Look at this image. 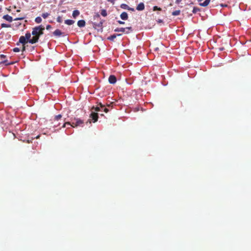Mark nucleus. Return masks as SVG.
<instances>
[{"label": "nucleus", "mask_w": 251, "mask_h": 251, "mask_svg": "<svg viewBox=\"0 0 251 251\" xmlns=\"http://www.w3.org/2000/svg\"><path fill=\"white\" fill-rule=\"evenodd\" d=\"M44 29V26L42 25L33 28L32 32V34L33 35V37L29 40V43L33 44L37 42L39 37L43 34Z\"/></svg>", "instance_id": "obj_1"}, {"label": "nucleus", "mask_w": 251, "mask_h": 251, "mask_svg": "<svg viewBox=\"0 0 251 251\" xmlns=\"http://www.w3.org/2000/svg\"><path fill=\"white\" fill-rule=\"evenodd\" d=\"M91 119H90L89 120L87 123H88V122L91 124V120H93L94 122H96L98 121V114L97 113H96L94 111H92V113L90 115V117Z\"/></svg>", "instance_id": "obj_2"}, {"label": "nucleus", "mask_w": 251, "mask_h": 251, "mask_svg": "<svg viewBox=\"0 0 251 251\" xmlns=\"http://www.w3.org/2000/svg\"><path fill=\"white\" fill-rule=\"evenodd\" d=\"M82 124V121H81L80 120H77V121L75 122V126H74L73 125H71L70 123H69V122H66V123H65L63 125V127H65V126H66L67 125H70V126H72V127H76V126H78L80 125H81V124Z\"/></svg>", "instance_id": "obj_3"}, {"label": "nucleus", "mask_w": 251, "mask_h": 251, "mask_svg": "<svg viewBox=\"0 0 251 251\" xmlns=\"http://www.w3.org/2000/svg\"><path fill=\"white\" fill-rule=\"evenodd\" d=\"M109 82L111 84H115L117 81L116 77L113 75H111L108 78Z\"/></svg>", "instance_id": "obj_4"}, {"label": "nucleus", "mask_w": 251, "mask_h": 251, "mask_svg": "<svg viewBox=\"0 0 251 251\" xmlns=\"http://www.w3.org/2000/svg\"><path fill=\"white\" fill-rule=\"evenodd\" d=\"M121 8L124 9H127L128 10H131L132 11H134V9L133 8L129 7L126 4L123 3L121 5Z\"/></svg>", "instance_id": "obj_5"}, {"label": "nucleus", "mask_w": 251, "mask_h": 251, "mask_svg": "<svg viewBox=\"0 0 251 251\" xmlns=\"http://www.w3.org/2000/svg\"><path fill=\"white\" fill-rule=\"evenodd\" d=\"M26 38L24 36H22L20 37L19 39V43L22 44L23 45H25V43H26L27 42L26 41Z\"/></svg>", "instance_id": "obj_6"}, {"label": "nucleus", "mask_w": 251, "mask_h": 251, "mask_svg": "<svg viewBox=\"0 0 251 251\" xmlns=\"http://www.w3.org/2000/svg\"><path fill=\"white\" fill-rule=\"evenodd\" d=\"M145 8L144 4L143 2L140 3L137 6L136 9L138 11L143 10Z\"/></svg>", "instance_id": "obj_7"}, {"label": "nucleus", "mask_w": 251, "mask_h": 251, "mask_svg": "<svg viewBox=\"0 0 251 251\" xmlns=\"http://www.w3.org/2000/svg\"><path fill=\"white\" fill-rule=\"evenodd\" d=\"M121 18L123 20H126L128 18V14L126 12H124L120 15Z\"/></svg>", "instance_id": "obj_8"}, {"label": "nucleus", "mask_w": 251, "mask_h": 251, "mask_svg": "<svg viewBox=\"0 0 251 251\" xmlns=\"http://www.w3.org/2000/svg\"><path fill=\"white\" fill-rule=\"evenodd\" d=\"M3 19H4V20H5L9 22H11L13 21L12 17L8 15H5L3 16Z\"/></svg>", "instance_id": "obj_9"}, {"label": "nucleus", "mask_w": 251, "mask_h": 251, "mask_svg": "<svg viewBox=\"0 0 251 251\" xmlns=\"http://www.w3.org/2000/svg\"><path fill=\"white\" fill-rule=\"evenodd\" d=\"M85 25V22L84 20H79L77 22V25L80 27H84Z\"/></svg>", "instance_id": "obj_10"}, {"label": "nucleus", "mask_w": 251, "mask_h": 251, "mask_svg": "<svg viewBox=\"0 0 251 251\" xmlns=\"http://www.w3.org/2000/svg\"><path fill=\"white\" fill-rule=\"evenodd\" d=\"M210 1V0H205L203 2H201L200 5L201 6L205 7L209 4Z\"/></svg>", "instance_id": "obj_11"}, {"label": "nucleus", "mask_w": 251, "mask_h": 251, "mask_svg": "<svg viewBox=\"0 0 251 251\" xmlns=\"http://www.w3.org/2000/svg\"><path fill=\"white\" fill-rule=\"evenodd\" d=\"M53 34L56 36H60L62 34V32L59 29H56L53 32Z\"/></svg>", "instance_id": "obj_12"}, {"label": "nucleus", "mask_w": 251, "mask_h": 251, "mask_svg": "<svg viewBox=\"0 0 251 251\" xmlns=\"http://www.w3.org/2000/svg\"><path fill=\"white\" fill-rule=\"evenodd\" d=\"M80 14V12L78 10H75L73 11V17L74 18H76V17L77 16H78Z\"/></svg>", "instance_id": "obj_13"}, {"label": "nucleus", "mask_w": 251, "mask_h": 251, "mask_svg": "<svg viewBox=\"0 0 251 251\" xmlns=\"http://www.w3.org/2000/svg\"><path fill=\"white\" fill-rule=\"evenodd\" d=\"M65 23L68 25H72L75 23V21L72 20H67L65 21Z\"/></svg>", "instance_id": "obj_14"}, {"label": "nucleus", "mask_w": 251, "mask_h": 251, "mask_svg": "<svg viewBox=\"0 0 251 251\" xmlns=\"http://www.w3.org/2000/svg\"><path fill=\"white\" fill-rule=\"evenodd\" d=\"M126 28H123V27H120V28H117L115 29V31L116 32H126Z\"/></svg>", "instance_id": "obj_15"}, {"label": "nucleus", "mask_w": 251, "mask_h": 251, "mask_svg": "<svg viewBox=\"0 0 251 251\" xmlns=\"http://www.w3.org/2000/svg\"><path fill=\"white\" fill-rule=\"evenodd\" d=\"M180 10H176L172 13V15L174 16H178L180 14Z\"/></svg>", "instance_id": "obj_16"}, {"label": "nucleus", "mask_w": 251, "mask_h": 251, "mask_svg": "<svg viewBox=\"0 0 251 251\" xmlns=\"http://www.w3.org/2000/svg\"><path fill=\"white\" fill-rule=\"evenodd\" d=\"M25 38H26V40H28V41L29 40H30V37H31V34L29 32H27L26 34H25Z\"/></svg>", "instance_id": "obj_17"}, {"label": "nucleus", "mask_w": 251, "mask_h": 251, "mask_svg": "<svg viewBox=\"0 0 251 251\" xmlns=\"http://www.w3.org/2000/svg\"><path fill=\"white\" fill-rule=\"evenodd\" d=\"M35 21L36 23L39 24L42 22V19L40 17H37L35 18Z\"/></svg>", "instance_id": "obj_18"}, {"label": "nucleus", "mask_w": 251, "mask_h": 251, "mask_svg": "<svg viewBox=\"0 0 251 251\" xmlns=\"http://www.w3.org/2000/svg\"><path fill=\"white\" fill-rule=\"evenodd\" d=\"M101 15L104 17H105L107 16V12L105 10L103 9L101 11Z\"/></svg>", "instance_id": "obj_19"}, {"label": "nucleus", "mask_w": 251, "mask_h": 251, "mask_svg": "<svg viewBox=\"0 0 251 251\" xmlns=\"http://www.w3.org/2000/svg\"><path fill=\"white\" fill-rule=\"evenodd\" d=\"M102 24H103V21H101L99 23L95 24V25H96V26H98V27H100L101 28L102 26Z\"/></svg>", "instance_id": "obj_20"}, {"label": "nucleus", "mask_w": 251, "mask_h": 251, "mask_svg": "<svg viewBox=\"0 0 251 251\" xmlns=\"http://www.w3.org/2000/svg\"><path fill=\"white\" fill-rule=\"evenodd\" d=\"M116 36L117 35H115V34L112 35L111 36L109 37L108 38V39H109L110 40H111V41H113L116 37Z\"/></svg>", "instance_id": "obj_21"}, {"label": "nucleus", "mask_w": 251, "mask_h": 251, "mask_svg": "<svg viewBox=\"0 0 251 251\" xmlns=\"http://www.w3.org/2000/svg\"><path fill=\"white\" fill-rule=\"evenodd\" d=\"M50 15V14L48 13H43L42 15V16L43 18L46 19Z\"/></svg>", "instance_id": "obj_22"}, {"label": "nucleus", "mask_w": 251, "mask_h": 251, "mask_svg": "<svg viewBox=\"0 0 251 251\" xmlns=\"http://www.w3.org/2000/svg\"><path fill=\"white\" fill-rule=\"evenodd\" d=\"M1 25L2 27H10L11 26L10 25H7L5 24H2Z\"/></svg>", "instance_id": "obj_23"}, {"label": "nucleus", "mask_w": 251, "mask_h": 251, "mask_svg": "<svg viewBox=\"0 0 251 251\" xmlns=\"http://www.w3.org/2000/svg\"><path fill=\"white\" fill-rule=\"evenodd\" d=\"M93 109H95V111H97V112H98V111H100L102 110V109H101V108H100V107H99V106H98V107H96V108H95V107H93Z\"/></svg>", "instance_id": "obj_24"}, {"label": "nucleus", "mask_w": 251, "mask_h": 251, "mask_svg": "<svg viewBox=\"0 0 251 251\" xmlns=\"http://www.w3.org/2000/svg\"><path fill=\"white\" fill-rule=\"evenodd\" d=\"M199 10H200L199 8H198L197 7H194L193 10V12L194 13H196Z\"/></svg>", "instance_id": "obj_25"}, {"label": "nucleus", "mask_w": 251, "mask_h": 251, "mask_svg": "<svg viewBox=\"0 0 251 251\" xmlns=\"http://www.w3.org/2000/svg\"><path fill=\"white\" fill-rule=\"evenodd\" d=\"M57 21L58 22V23H61L62 22V18L60 16H58L57 18Z\"/></svg>", "instance_id": "obj_26"}, {"label": "nucleus", "mask_w": 251, "mask_h": 251, "mask_svg": "<svg viewBox=\"0 0 251 251\" xmlns=\"http://www.w3.org/2000/svg\"><path fill=\"white\" fill-rule=\"evenodd\" d=\"M20 50L18 48H15L13 49V51L16 52H19Z\"/></svg>", "instance_id": "obj_27"}, {"label": "nucleus", "mask_w": 251, "mask_h": 251, "mask_svg": "<svg viewBox=\"0 0 251 251\" xmlns=\"http://www.w3.org/2000/svg\"><path fill=\"white\" fill-rule=\"evenodd\" d=\"M61 117H62L61 115H57V116H55V120H59V119H60Z\"/></svg>", "instance_id": "obj_28"}, {"label": "nucleus", "mask_w": 251, "mask_h": 251, "mask_svg": "<svg viewBox=\"0 0 251 251\" xmlns=\"http://www.w3.org/2000/svg\"><path fill=\"white\" fill-rule=\"evenodd\" d=\"M102 110H103V111H104L105 113L108 112V111H109V110H108L107 108H104V107H103V108L102 109Z\"/></svg>", "instance_id": "obj_29"}, {"label": "nucleus", "mask_w": 251, "mask_h": 251, "mask_svg": "<svg viewBox=\"0 0 251 251\" xmlns=\"http://www.w3.org/2000/svg\"><path fill=\"white\" fill-rule=\"evenodd\" d=\"M24 19V18L23 17H22V18H16L14 20L15 21H17V20H23Z\"/></svg>", "instance_id": "obj_30"}, {"label": "nucleus", "mask_w": 251, "mask_h": 251, "mask_svg": "<svg viewBox=\"0 0 251 251\" xmlns=\"http://www.w3.org/2000/svg\"><path fill=\"white\" fill-rule=\"evenodd\" d=\"M25 50V45H23V48L22 49V51L23 52Z\"/></svg>", "instance_id": "obj_31"}, {"label": "nucleus", "mask_w": 251, "mask_h": 251, "mask_svg": "<svg viewBox=\"0 0 251 251\" xmlns=\"http://www.w3.org/2000/svg\"><path fill=\"white\" fill-rule=\"evenodd\" d=\"M51 28V25H48L47 26H46V29H48V30H49Z\"/></svg>", "instance_id": "obj_32"}, {"label": "nucleus", "mask_w": 251, "mask_h": 251, "mask_svg": "<svg viewBox=\"0 0 251 251\" xmlns=\"http://www.w3.org/2000/svg\"><path fill=\"white\" fill-rule=\"evenodd\" d=\"M118 22L120 24H121V25H123V24H125V22H122L121 21H118Z\"/></svg>", "instance_id": "obj_33"}, {"label": "nucleus", "mask_w": 251, "mask_h": 251, "mask_svg": "<svg viewBox=\"0 0 251 251\" xmlns=\"http://www.w3.org/2000/svg\"><path fill=\"white\" fill-rule=\"evenodd\" d=\"M182 0H176V3L178 4Z\"/></svg>", "instance_id": "obj_34"}, {"label": "nucleus", "mask_w": 251, "mask_h": 251, "mask_svg": "<svg viewBox=\"0 0 251 251\" xmlns=\"http://www.w3.org/2000/svg\"><path fill=\"white\" fill-rule=\"evenodd\" d=\"M159 9V10H161V9L160 8H158V7L157 6H154L153 7V10H155V9Z\"/></svg>", "instance_id": "obj_35"}, {"label": "nucleus", "mask_w": 251, "mask_h": 251, "mask_svg": "<svg viewBox=\"0 0 251 251\" xmlns=\"http://www.w3.org/2000/svg\"><path fill=\"white\" fill-rule=\"evenodd\" d=\"M100 107L101 109H102V108L104 107V106H103L101 103H100Z\"/></svg>", "instance_id": "obj_36"}, {"label": "nucleus", "mask_w": 251, "mask_h": 251, "mask_svg": "<svg viewBox=\"0 0 251 251\" xmlns=\"http://www.w3.org/2000/svg\"><path fill=\"white\" fill-rule=\"evenodd\" d=\"M5 57V56L4 55H3V54L0 55V57H1V58H4Z\"/></svg>", "instance_id": "obj_37"}, {"label": "nucleus", "mask_w": 251, "mask_h": 251, "mask_svg": "<svg viewBox=\"0 0 251 251\" xmlns=\"http://www.w3.org/2000/svg\"><path fill=\"white\" fill-rule=\"evenodd\" d=\"M108 1L113 3L114 1L113 0H107Z\"/></svg>", "instance_id": "obj_38"}, {"label": "nucleus", "mask_w": 251, "mask_h": 251, "mask_svg": "<svg viewBox=\"0 0 251 251\" xmlns=\"http://www.w3.org/2000/svg\"><path fill=\"white\" fill-rule=\"evenodd\" d=\"M96 17L99 18L100 17V15L97 14L96 15H95Z\"/></svg>", "instance_id": "obj_39"}, {"label": "nucleus", "mask_w": 251, "mask_h": 251, "mask_svg": "<svg viewBox=\"0 0 251 251\" xmlns=\"http://www.w3.org/2000/svg\"><path fill=\"white\" fill-rule=\"evenodd\" d=\"M126 29H131V27H126Z\"/></svg>", "instance_id": "obj_40"}, {"label": "nucleus", "mask_w": 251, "mask_h": 251, "mask_svg": "<svg viewBox=\"0 0 251 251\" xmlns=\"http://www.w3.org/2000/svg\"><path fill=\"white\" fill-rule=\"evenodd\" d=\"M203 0H198V1L200 2H201Z\"/></svg>", "instance_id": "obj_41"}, {"label": "nucleus", "mask_w": 251, "mask_h": 251, "mask_svg": "<svg viewBox=\"0 0 251 251\" xmlns=\"http://www.w3.org/2000/svg\"><path fill=\"white\" fill-rule=\"evenodd\" d=\"M158 22H159V23H161V22H162V20H158Z\"/></svg>", "instance_id": "obj_42"}, {"label": "nucleus", "mask_w": 251, "mask_h": 251, "mask_svg": "<svg viewBox=\"0 0 251 251\" xmlns=\"http://www.w3.org/2000/svg\"><path fill=\"white\" fill-rule=\"evenodd\" d=\"M71 125H73L74 126H75V123H73Z\"/></svg>", "instance_id": "obj_43"}, {"label": "nucleus", "mask_w": 251, "mask_h": 251, "mask_svg": "<svg viewBox=\"0 0 251 251\" xmlns=\"http://www.w3.org/2000/svg\"><path fill=\"white\" fill-rule=\"evenodd\" d=\"M17 12H20V10H17Z\"/></svg>", "instance_id": "obj_44"}, {"label": "nucleus", "mask_w": 251, "mask_h": 251, "mask_svg": "<svg viewBox=\"0 0 251 251\" xmlns=\"http://www.w3.org/2000/svg\"><path fill=\"white\" fill-rule=\"evenodd\" d=\"M3 62L5 63L6 62V61H4Z\"/></svg>", "instance_id": "obj_45"}, {"label": "nucleus", "mask_w": 251, "mask_h": 251, "mask_svg": "<svg viewBox=\"0 0 251 251\" xmlns=\"http://www.w3.org/2000/svg\"><path fill=\"white\" fill-rule=\"evenodd\" d=\"M101 116H103V114H100Z\"/></svg>", "instance_id": "obj_46"}, {"label": "nucleus", "mask_w": 251, "mask_h": 251, "mask_svg": "<svg viewBox=\"0 0 251 251\" xmlns=\"http://www.w3.org/2000/svg\"><path fill=\"white\" fill-rule=\"evenodd\" d=\"M1 9V7H0V10Z\"/></svg>", "instance_id": "obj_47"}, {"label": "nucleus", "mask_w": 251, "mask_h": 251, "mask_svg": "<svg viewBox=\"0 0 251 251\" xmlns=\"http://www.w3.org/2000/svg\"><path fill=\"white\" fill-rule=\"evenodd\" d=\"M2 0H0V1H2Z\"/></svg>", "instance_id": "obj_48"}]
</instances>
